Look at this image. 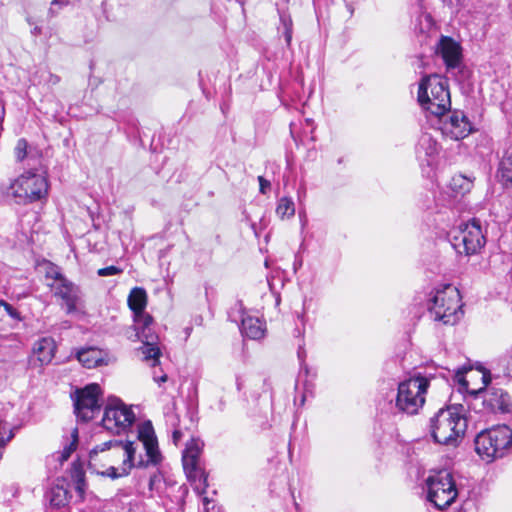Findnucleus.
I'll return each instance as SVG.
<instances>
[{
  "mask_svg": "<svg viewBox=\"0 0 512 512\" xmlns=\"http://www.w3.org/2000/svg\"><path fill=\"white\" fill-rule=\"evenodd\" d=\"M466 428V418L455 407L440 409L430 419L431 436L439 444L455 446Z\"/></svg>",
  "mask_w": 512,
  "mask_h": 512,
  "instance_id": "obj_1",
  "label": "nucleus"
},
{
  "mask_svg": "<svg viewBox=\"0 0 512 512\" xmlns=\"http://www.w3.org/2000/svg\"><path fill=\"white\" fill-rule=\"evenodd\" d=\"M418 102L432 115H444L451 107L447 80L436 74L424 77L418 88Z\"/></svg>",
  "mask_w": 512,
  "mask_h": 512,
  "instance_id": "obj_2",
  "label": "nucleus"
},
{
  "mask_svg": "<svg viewBox=\"0 0 512 512\" xmlns=\"http://www.w3.org/2000/svg\"><path fill=\"white\" fill-rule=\"evenodd\" d=\"M512 447V429L498 425L480 432L475 438V450L485 461L501 458Z\"/></svg>",
  "mask_w": 512,
  "mask_h": 512,
  "instance_id": "obj_3",
  "label": "nucleus"
},
{
  "mask_svg": "<svg viewBox=\"0 0 512 512\" xmlns=\"http://www.w3.org/2000/svg\"><path fill=\"white\" fill-rule=\"evenodd\" d=\"M459 290L447 284L437 289L430 299L429 311L436 321L454 325L463 314Z\"/></svg>",
  "mask_w": 512,
  "mask_h": 512,
  "instance_id": "obj_4",
  "label": "nucleus"
},
{
  "mask_svg": "<svg viewBox=\"0 0 512 512\" xmlns=\"http://www.w3.org/2000/svg\"><path fill=\"white\" fill-rule=\"evenodd\" d=\"M448 236L453 249L458 255H477L486 243L480 220L476 218L453 228Z\"/></svg>",
  "mask_w": 512,
  "mask_h": 512,
  "instance_id": "obj_5",
  "label": "nucleus"
},
{
  "mask_svg": "<svg viewBox=\"0 0 512 512\" xmlns=\"http://www.w3.org/2000/svg\"><path fill=\"white\" fill-rule=\"evenodd\" d=\"M430 380L420 374L398 385L396 407L408 415H415L424 406Z\"/></svg>",
  "mask_w": 512,
  "mask_h": 512,
  "instance_id": "obj_6",
  "label": "nucleus"
},
{
  "mask_svg": "<svg viewBox=\"0 0 512 512\" xmlns=\"http://www.w3.org/2000/svg\"><path fill=\"white\" fill-rule=\"evenodd\" d=\"M425 485L427 500L439 510L451 506L459 495L454 478L447 470H440L429 475L425 480Z\"/></svg>",
  "mask_w": 512,
  "mask_h": 512,
  "instance_id": "obj_7",
  "label": "nucleus"
},
{
  "mask_svg": "<svg viewBox=\"0 0 512 512\" xmlns=\"http://www.w3.org/2000/svg\"><path fill=\"white\" fill-rule=\"evenodd\" d=\"M45 267L47 286L50 288L53 295L62 300L63 304L66 306L67 313L75 311L80 298L79 288L73 282L69 281L56 265L48 262Z\"/></svg>",
  "mask_w": 512,
  "mask_h": 512,
  "instance_id": "obj_8",
  "label": "nucleus"
},
{
  "mask_svg": "<svg viewBox=\"0 0 512 512\" xmlns=\"http://www.w3.org/2000/svg\"><path fill=\"white\" fill-rule=\"evenodd\" d=\"M48 182L44 175L27 172L19 176L9 188L17 203H30L45 197Z\"/></svg>",
  "mask_w": 512,
  "mask_h": 512,
  "instance_id": "obj_9",
  "label": "nucleus"
},
{
  "mask_svg": "<svg viewBox=\"0 0 512 512\" xmlns=\"http://www.w3.org/2000/svg\"><path fill=\"white\" fill-rule=\"evenodd\" d=\"M135 414L120 399L111 398L105 407L102 426L111 433L120 434L132 426Z\"/></svg>",
  "mask_w": 512,
  "mask_h": 512,
  "instance_id": "obj_10",
  "label": "nucleus"
},
{
  "mask_svg": "<svg viewBox=\"0 0 512 512\" xmlns=\"http://www.w3.org/2000/svg\"><path fill=\"white\" fill-rule=\"evenodd\" d=\"M102 396L101 388L96 383L86 385L75 392L74 410L77 418L88 422L100 413Z\"/></svg>",
  "mask_w": 512,
  "mask_h": 512,
  "instance_id": "obj_11",
  "label": "nucleus"
},
{
  "mask_svg": "<svg viewBox=\"0 0 512 512\" xmlns=\"http://www.w3.org/2000/svg\"><path fill=\"white\" fill-rule=\"evenodd\" d=\"M481 380L483 387L479 388L475 393L483 394V404L493 412L507 413L512 409L511 397L502 389L489 388L485 389L491 381L489 372L481 370Z\"/></svg>",
  "mask_w": 512,
  "mask_h": 512,
  "instance_id": "obj_12",
  "label": "nucleus"
},
{
  "mask_svg": "<svg viewBox=\"0 0 512 512\" xmlns=\"http://www.w3.org/2000/svg\"><path fill=\"white\" fill-rule=\"evenodd\" d=\"M138 439L143 444L147 460H140L137 466L148 467L149 465H159L162 462L163 457L159 450L157 437L150 421L144 422L139 426Z\"/></svg>",
  "mask_w": 512,
  "mask_h": 512,
  "instance_id": "obj_13",
  "label": "nucleus"
},
{
  "mask_svg": "<svg viewBox=\"0 0 512 512\" xmlns=\"http://www.w3.org/2000/svg\"><path fill=\"white\" fill-rule=\"evenodd\" d=\"M182 463L185 474L194 490L199 494L205 493L208 487L207 474L200 466L199 459L183 455Z\"/></svg>",
  "mask_w": 512,
  "mask_h": 512,
  "instance_id": "obj_14",
  "label": "nucleus"
},
{
  "mask_svg": "<svg viewBox=\"0 0 512 512\" xmlns=\"http://www.w3.org/2000/svg\"><path fill=\"white\" fill-rule=\"evenodd\" d=\"M444 131L452 139H463L470 134L472 126L463 112L455 111L445 124Z\"/></svg>",
  "mask_w": 512,
  "mask_h": 512,
  "instance_id": "obj_15",
  "label": "nucleus"
},
{
  "mask_svg": "<svg viewBox=\"0 0 512 512\" xmlns=\"http://www.w3.org/2000/svg\"><path fill=\"white\" fill-rule=\"evenodd\" d=\"M437 52L441 55L448 68H455L459 65L461 49L459 44L452 38L442 36L438 44Z\"/></svg>",
  "mask_w": 512,
  "mask_h": 512,
  "instance_id": "obj_16",
  "label": "nucleus"
},
{
  "mask_svg": "<svg viewBox=\"0 0 512 512\" xmlns=\"http://www.w3.org/2000/svg\"><path fill=\"white\" fill-rule=\"evenodd\" d=\"M136 454V448L133 442H128V444L124 448V456L122 461V466L117 469L113 466H110L106 471L101 472L102 475L108 476L112 479H117L123 476H127L131 469L134 466V458Z\"/></svg>",
  "mask_w": 512,
  "mask_h": 512,
  "instance_id": "obj_17",
  "label": "nucleus"
},
{
  "mask_svg": "<svg viewBox=\"0 0 512 512\" xmlns=\"http://www.w3.org/2000/svg\"><path fill=\"white\" fill-rule=\"evenodd\" d=\"M439 152L438 143L429 134H423L418 142L416 149L417 156L420 160L426 161L427 165H431Z\"/></svg>",
  "mask_w": 512,
  "mask_h": 512,
  "instance_id": "obj_18",
  "label": "nucleus"
},
{
  "mask_svg": "<svg viewBox=\"0 0 512 512\" xmlns=\"http://www.w3.org/2000/svg\"><path fill=\"white\" fill-rule=\"evenodd\" d=\"M56 344L50 337H44L34 344L33 352L41 365L49 364L55 354Z\"/></svg>",
  "mask_w": 512,
  "mask_h": 512,
  "instance_id": "obj_19",
  "label": "nucleus"
},
{
  "mask_svg": "<svg viewBox=\"0 0 512 512\" xmlns=\"http://www.w3.org/2000/svg\"><path fill=\"white\" fill-rule=\"evenodd\" d=\"M128 442L129 441L122 442V441H118V440H110V441H106L100 445H97L89 453V466L96 467V461H97V456H98L99 452H105L110 449H113V454H115L117 456H120V455L124 456V448L128 444Z\"/></svg>",
  "mask_w": 512,
  "mask_h": 512,
  "instance_id": "obj_20",
  "label": "nucleus"
},
{
  "mask_svg": "<svg viewBox=\"0 0 512 512\" xmlns=\"http://www.w3.org/2000/svg\"><path fill=\"white\" fill-rule=\"evenodd\" d=\"M241 332L250 339H260L264 336L265 326L257 317L246 316L241 321Z\"/></svg>",
  "mask_w": 512,
  "mask_h": 512,
  "instance_id": "obj_21",
  "label": "nucleus"
},
{
  "mask_svg": "<svg viewBox=\"0 0 512 512\" xmlns=\"http://www.w3.org/2000/svg\"><path fill=\"white\" fill-rule=\"evenodd\" d=\"M147 304V294L143 288L135 287L128 296V306L134 315L144 312Z\"/></svg>",
  "mask_w": 512,
  "mask_h": 512,
  "instance_id": "obj_22",
  "label": "nucleus"
},
{
  "mask_svg": "<svg viewBox=\"0 0 512 512\" xmlns=\"http://www.w3.org/2000/svg\"><path fill=\"white\" fill-rule=\"evenodd\" d=\"M497 177L504 186H512V152H507L500 160Z\"/></svg>",
  "mask_w": 512,
  "mask_h": 512,
  "instance_id": "obj_23",
  "label": "nucleus"
},
{
  "mask_svg": "<svg viewBox=\"0 0 512 512\" xmlns=\"http://www.w3.org/2000/svg\"><path fill=\"white\" fill-rule=\"evenodd\" d=\"M50 504L54 507H62L68 503L70 493L64 484H55L51 487L47 495Z\"/></svg>",
  "mask_w": 512,
  "mask_h": 512,
  "instance_id": "obj_24",
  "label": "nucleus"
},
{
  "mask_svg": "<svg viewBox=\"0 0 512 512\" xmlns=\"http://www.w3.org/2000/svg\"><path fill=\"white\" fill-rule=\"evenodd\" d=\"M79 362L86 368H94L102 363L101 352L96 348L82 349L77 353Z\"/></svg>",
  "mask_w": 512,
  "mask_h": 512,
  "instance_id": "obj_25",
  "label": "nucleus"
},
{
  "mask_svg": "<svg viewBox=\"0 0 512 512\" xmlns=\"http://www.w3.org/2000/svg\"><path fill=\"white\" fill-rule=\"evenodd\" d=\"M275 212L281 219L293 217L295 214V204L293 199L288 196L281 197L278 200Z\"/></svg>",
  "mask_w": 512,
  "mask_h": 512,
  "instance_id": "obj_26",
  "label": "nucleus"
},
{
  "mask_svg": "<svg viewBox=\"0 0 512 512\" xmlns=\"http://www.w3.org/2000/svg\"><path fill=\"white\" fill-rule=\"evenodd\" d=\"M472 186V180L461 174L453 176L450 181L451 189L462 195L469 192Z\"/></svg>",
  "mask_w": 512,
  "mask_h": 512,
  "instance_id": "obj_27",
  "label": "nucleus"
},
{
  "mask_svg": "<svg viewBox=\"0 0 512 512\" xmlns=\"http://www.w3.org/2000/svg\"><path fill=\"white\" fill-rule=\"evenodd\" d=\"M153 325V318L145 313H139L134 315V332L137 331L141 333H144L145 331H150L151 326Z\"/></svg>",
  "mask_w": 512,
  "mask_h": 512,
  "instance_id": "obj_28",
  "label": "nucleus"
},
{
  "mask_svg": "<svg viewBox=\"0 0 512 512\" xmlns=\"http://www.w3.org/2000/svg\"><path fill=\"white\" fill-rule=\"evenodd\" d=\"M141 352L144 356V360L151 361L152 366H155L159 362L161 351L157 344L143 343V346L141 347Z\"/></svg>",
  "mask_w": 512,
  "mask_h": 512,
  "instance_id": "obj_29",
  "label": "nucleus"
},
{
  "mask_svg": "<svg viewBox=\"0 0 512 512\" xmlns=\"http://www.w3.org/2000/svg\"><path fill=\"white\" fill-rule=\"evenodd\" d=\"M72 441L66 445L60 455V462L67 461L71 454L76 450L77 443H78V429L74 428L71 433Z\"/></svg>",
  "mask_w": 512,
  "mask_h": 512,
  "instance_id": "obj_30",
  "label": "nucleus"
},
{
  "mask_svg": "<svg viewBox=\"0 0 512 512\" xmlns=\"http://www.w3.org/2000/svg\"><path fill=\"white\" fill-rule=\"evenodd\" d=\"M201 451L202 444L200 441L192 439L189 443H187L183 455L199 459Z\"/></svg>",
  "mask_w": 512,
  "mask_h": 512,
  "instance_id": "obj_31",
  "label": "nucleus"
},
{
  "mask_svg": "<svg viewBox=\"0 0 512 512\" xmlns=\"http://www.w3.org/2000/svg\"><path fill=\"white\" fill-rule=\"evenodd\" d=\"M134 336V340H140L142 341V343L157 344L158 336L154 333L152 327L150 331H145L144 333L141 334L139 331H137L136 333H134Z\"/></svg>",
  "mask_w": 512,
  "mask_h": 512,
  "instance_id": "obj_32",
  "label": "nucleus"
},
{
  "mask_svg": "<svg viewBox=\"0 0 512 512\" xmlns=\"http://www.w3.org/2000/svg\"><path fill=\"white\" fill-rule=\"evenodd\" d=\"M27 141L25 139H19L15 147V156L18 161H22L27 155Z\"/></svg>",
  "mask_w": 512,
  "mask_h": 512,
  "instance_id": "obj_33",
  "label": "nucleus"
},
{
  "mask_svg": "<svg viewBox=\"0 0 512 512\" xmlns=\"http://www.w3.org/2000/svg\"><path fill=\"white\" fill-rule=\"evenodd\" d=\"M123 272V270L117 266H108V267H104V268H101L97 271V274L98 276L100 277H107V276H112V275H118V274H121Z\"/></svg>",
  "mask_w": 512,
  "mask_h": 512,
  "instance_id": "obj_34",
  "label": "nucleus"
},
{
  "mask_svg": "<svg viewBox=\"0 0 512 512\" xmlns=\"http://www.w3.org/2000/svg\"><path fill=\"white\" fill-rule=\"evenodd\" d=\"M258 182H259V186H260L259 187L260 193L266 194L271 186L270 181L266 180L263 176H258Z\"/></svg>",
  "mask_w": 512,
  "mask_h": 512,
  "instance_id": "obj_35",
  "label": "nucleus"
},
{
  "mask_svg": "<svg viewBox=\"0 0 512 512\" xmlns=\"http://www.w3.org/2000/svg\"><path fill=\"white\" fill-rule=\"evenodd\" d=\"M3 307L5 308L8 315H10L14 319H20L19 312L9 303H3Z\"/></svg>",
  "mask_w": 512,
  "mask_h": 512,
  "instance_id": "obj_36",
  "label": "nucleus"
},
{
  "mask_svg": "<svg viewBox=\"0 0 512 512\" xmlns=\"http://www.w3.org/2000/svg\"><path fill=\"white\" fill-rule=\"evenodd\" d=\"M10 431L14 433L13 429L9 427L6 421L0 420V436L6 438Z\"/></svg>",
  "mask_w": 512,
  "mask_h": 512,
  "instance_id": "obj_37",
  "label": "nucleus"
},
{
  "mask_svg": "<svg viewBox=\"0 0 512 512\" xmlns=\"http://www.w3.org/2000/svg\"><path fill=\"white\" fill-rule=\"evenodd\" d=\"M182 432L179 429H175L172 434V439L175 445L179 443V441L182 439Z\"/></svg>",
  "mask_w": 512,
  "mask_h": 512,
  "instance_id": "obj_38",
  "label": "nucleus"
},
{
  "mask_svg": "<svg viewBox=\"0 0 512 512\" xmlns=\"http://www.w3.org/2000/svg\"><path fill=\"white\" fill-rule=\"evenodd\" d=\"M291 39H292L291 27L286 26V29H285V40H286L287 44H290Z\"/></svg>",
  "mask_w": 512,
  "mask_h": 512,
  "instance_id": "obj_39",
  "label": "nucleus"
},
{
  "mask_svg": "<svg viewBox=\"0 0 512 512\" xmlns=\"http://www.w3.org/2000/svg\"><path fill=\"white\" fill-rule=\"evenodd\" d=\"M507 373L508 375L512 376V357L509 359L507 364Z\"/></svg>",
  "mask_w": 512,
  "mask_h": 512,
  "instance_id": "obj_40",
  "label": "nucleus"
},
{
  "mask_svg": "<svg viewBox=\"0 0 512 512\" xmlns=\"http://www.w3.org/2000/svg\"><path fill=\"white\" fill-rule=\"evenodd\" d=\"M154 380L158 383H161V382H165L167 381V375L166 374H163L162 376H160L159 378L157 377H154Z\"/></svg>",
  "mask_w": 512,
  "mask_h": 512,
  "instance_id": "obj_41",
  "label": "nucleus"
},
{
  "mask_svg": "<svg viewBox=\"0 0 512 512\" xmlns=\"http://www.w3.org/2000/svg\"><path fill=\"white\" fill-rule=\"evenodd\" d=\"M457 377H458V381H459L462 385L466 386V388L468 389V384H467L466 380H465V379H462V378L460 377V374H459V373L457 374Z\"/></svg>",
  "mask_w": 512,
  "mask_h": 512,
  "instance_id": "obj_42",
  "label": "nucleus"
},
{
  "mask_svg": "<svg viewBox=\"0 0 512 512\" xmlns=\"http://www.w3.org/2000/svg\"><path fill=\"white\" fill-rule=\"evenodd\" d=\"M76 489L79 491L80 494L83 493L81 480L78 481Z\"/></svg>",
  "mask_w": 512,
  "mask_h": 512,
  "instance_id": "obj_43",
  "label": "nucleus"
},
{
  "mask_svg": "<svg viewBox=\"0 0 512 512\" xmlns=\"http://www.w3.org/2000/svg\"><path fill=\"white\" fill-rule=\"evenodd\" d=\"M63 4L60 0H53L52 5Z\"/></svg>",
  "mask_w": 512,
  "mask_h": 512,
  "instance_id": "obj_44",
  "label": "nucleus"
},
{
  "mask_svg": "<svg viewBox=\"0 0 512 512\" xmlns=\"http://www.w3.org/2000/svg\"><path fill=\"white\" fill-rule=\"evenodd\" d=\"M49 11H50V13H51V14H54V9H53V7H51Z\"/></svg>",
  "mask_w": 512,
  "mask_h": 512,
  "instance_id": "obj_45",
  "label": "nucleus"
},
{
  "mask_svg": "<svg viewBox=\"0 0 512 512\" xmlns=\"http://www.w3.org/2000/svg\"><path fill=\"white\" fill-rule=\"evenodd\" d=\"M3 303H6V302L3 300H0V306H3Z\"/></svg>",
  "mask_w": 512,
  "mask_h": 512,
  "instance_id": "obj_46",
  "label": "nucleus"
}]
</instances>
